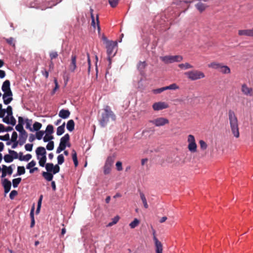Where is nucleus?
I'll list each match as a JSON object with an SVG mask.
<instances>
[{
	"instance_id": "obj_1",
	"label": "nucleus",
	"mask_w": 253,
	"mask_h": 253,
	"mask_svg": "<svg viewBox=\"0 0 253 253\" xmlns=\"http://www.w3.org/2000/svg\"><path fill=\"white\" fill-rule=\"evenodd\" d=\"M103 110L104 112L102 113L101 117L99 121L102 127L106 126L109 122V118H111L113 121L116 120V116L109 106H106Z\"/></svg>"
},
{
	"instance_id": "obj_2",
	"label": "nucleus",
	"mask_w": 253,
	"mask_h": 253,
	"mask_svg": "<svg viewBox=\"0 0 253 253\" xmlns=\"http://www.w3.org/2000/svg\"><path fill=\"white\" fill-rule=\"evenodd\" d=\"M228 117L231 131L235 137L238 138L240 136L238 121L234 112L230 110Z\"/></svg>"
},
{
	"instance_id": "obj_3",
	"label": "nucleus",
	"mask_w": 253,
	"mask_h": 253,
	"mask_svg": "<svg viewBox=\"0 0 253 253\" xmlns=\"http://www.w3.org/2000/svg\"><path fill=\"white\" fill-rule=\"evenodd\" d=\"M184 74L189 79L192 81L199 80L205 77L204 73L199 70H193L188 71L185 72Z\"/></svg>"
},
{
	"instance_id": "obj_4",
	"label": "nucleus",
	"mask_w": 253,
	"mask_h": 253,
	"mask_svg": "<svg viewBox=\"0 0 253 253\" xmlns=\"http://www.w3.org/2000/svg\"><path fill=\"white\" fill-rule=\"evenodd\" d=\"M117 46V42L107 41L106 47L107 48L108 59L110 62H111V58L114 57L116 54V52L114 53V50Z\"/></svg>"
},
{
	"instance_id": "obj_5",
	"label": "nucleus",
	"mask_w": 253,
	"mask_h": 253,
	"mask_svg": "<svg viewBox=\"0 0 253 253\" xmlns=\"http://www.w3.org/2000/svg\"><path fill=\"white\" fill-rule=\"evenodd\" d=\"M187 142L188 143V149L189 151L192 153L196 152L197 145L194 135L189 134L187 137Z\"/></svg>"
},
{
	"instance_id": "obj_6",
	"label": "nucleus",
	"mask_w": 253,
	"mask_h": 253,
	"mask_svg": "<svg viewBox=\"0 0 253 253\" xmlns=\"http://www.w3.org/2000/svg\"><path fill=\"white\" fill-rule=\"evenodd\" d=\"M161 60L165 63H171L174 62H180L183 58L180 55L165 56L161 57Z\"/></svg>"
},
{
	"instance_id": "obj_7",
	"label": "nucleus",
	"mask_w": 253,
	"mask_h": 253,
	"mask_svg": "<svg viewBox=\"0 0 253 253\" xmlns=\"http://www.w3.org/2000/svg\"><path fill=\"white\" fill-rule=\"evenodd\" d=\"M149 122L153 124L156 126H161L168 124L169 123V121L167 118L159 117L153 120H150L149 121Z\"/></svg>"
},
{
	"instance_id": "obj_8",
	"label": "nucleus",
	"mask_w": 253,
	"mask_h": 253,
	"mask_svg": "<svg viewBox=\"0 0 253 253\" xmlns=\"http://www.w3.org/2000/svg\"><path fill=\"white\" fill-rule=\"evenodd\" d=\"M114 160V157L109 156L107 158L104 167V172L105 174H109L110 172Z\"/></svg>"
},
{
	"instance_id": "obj_9",
	"label": "nucleus",
	"mask_w": 253,
	"mask_h": 253,
	"mask_svg": "<svg viewBox=\"0 0 253 253\" xmlns=\"http://www.w3.org/2000/svg\"><path fill=\"white\" fill-rule=\"evenodd\" d=\"M153 232V240L155 242L156 247V253H163V245L161 242H160L157 238L155 234L156 231L151 227Z\"/></svg>"
},
{
	"instance_id": "obj_10",
	"label": "nucleus",
	"mask_w": 253,
	"mask_h": 253,
	"mask_svg": "<svg viewBox=\"0 0 253 253\" xmlns=\"http://www.w3.org/2000/svg\"><path fill=\"white\" fill-rule=\"evenodd\" d=\"M169 105L165 102H158L153 104L152 108L155 111H159L164 109L168 108Z\"/></svg>"
},
{
	"instance_id": "obj_11",
	"label": "nucleus",
	"mask_w": 253,
	"mask_h": 253,
	"mask_svg": "<svg viewBox=\"0 0 253 253\" xmlns=\"http://www.w3.org/2000/svg\"><path fill=\"white\" fill-rule=\"evenodd\" d=\"M1 89L4 92L3 94L5 93L6 95H7L8 93L11 94V93H12L10 88V83L9 80H5L1 86Z\"/></svg>"
},
{
	"instance_id": "obj_12",
	"label": "nucleus",
	"mask_w": 253,
	"mask_h": 253,
	"mask_svg": "<svg viewBox=\"0 0 253 253\" xmlns=\"http://www.w3.org/2000/svg\"><path fill=\"white\" fill-rule=\"evenodd\" d=\"M13 165H11L9 167H7L5 165H2V174L1 177L3 178L6 176L7 174L11 175L13 172V169L12 166Z\"/></svg>"
},
{
	"instance_id": "obj_13",
	"label": "nucleus",
	"mask_w": 253,
	"mask_h": 253,
	"mask_svg": "<svg viewBox=\"0 0 253 253\" xmlns=\"http://www.w3.org/2000/svg\"><path fill=\"white\" fill-rule=\"evenodd\" d=\"M76 58V55L73 53L71 56V63L69 65V69L72 72H74L77 68Z\"/></svg>"
},
{
	"instance_id": "obj_14",
	"label": "nucleus",
	"mask_w": 253,
	"mask_h": 253,
	"mask_svg": "<svg viewBox=\"0 0 253 253\" xmlns=\"http://www.w3.org/2000/svg\"><path fill=\"white\" fill-rule=\"evenodd\" d=\"M36 153L37 158H40L41 157L45 156L46 152L45 149L43 147H38L36 150Z\"/></svg>"
},
{
	"instance_id": "obj_15",
	"label": "nucleus",
	"mask_w": 253,
	"mask_h": 253,
	"mask_svg": "<svg viewBox=\"0 0 253 253\" xmlns=\"http://www.w3.org/2000/svg\"><path fill=\"white\" fill-rule=\"evenodd\" d=\"M12 96V93H11V94L8 93L7 95L5 93L3 94L2 95L3 103L5 105L9 104L13 100Z\"/></svg>"
},
{
	"instance_id": "obj_16",
	"label": "nucleus",
	"mask_w": 253,
	"mask_h": 253,
	"mask_svg": "<svg viewBox=\"0 0 253 253\" xmlns=\"http://www.w3.org/2000/svg\"><path fill=\"white\" fill-rule=\"evenodd\" d=\"M27 137L28 133L26 131L20 133L19 140L18 141L19 142V144L20 146L23 145L26 142Z\"/></svg>"
},
{
	"instance_id": "obj_17",
	"label": "nucleus",
	"mask_w": 253,
	"mask_h": 253,
	"mask_svg": "<svg viewBox=\"0 0 253 253\" xmlns=\"http://www.w3.org/2000/svg\"><path fill=\"white\" fill-rule=\"evenodd\" d=\"M239 36H245L249 37H253L252 29L240 30L238 31Z\"/></svg>"
},
{
	"instance_id": "obj_18",
	"label": "nucleus",
	"mask_w": 253,
	"mask_h": 253,
	"mask_svg": "<svg viewBox=\"0 0 253 253\" xmlns=\"http://www.w3.org/2000/svg\"><path fill=\"white\" fill-rule=\"evenodd\" d=\"M70 115V112L68 110L62 109L59 113V116L62 119L68 118Z\"/></svg>"
},
{
	"instance_id": "obj_19",
	"label": "nucleus",
	"mask_w": 253,
	"mask_h": 253,
	"mask_svg": "<svg viewBox=\"0 0 253 253\" xmlns=\"http://www.w3.org/2000/svg\"><path fill=\"white\" fill-rule=\"evenodd\" d=\"M222 63H218L216 62H212L211 63L209 64L208 66L210 68H212L213 69H216L219 71L220 67L222 65Z\"/></svg>"
},
{
	"instance_id": "obj_20",
	"label": "nucleus",
	"mask_w": 253,
	"mask_h": 253,
	"mask_svg": "<svg viewBox=\"0 0 253 253\" xmlns=\"http://www.w3.org/2000/svg\"><path fill=\"white\" fill-rule=\"evenodd\" d=\"M242 91L245 95H251L252 92V88L248 87L246 84H244L242 86Z\"/></svg>"
},
{
	"instance_id": "obj_21",
	"label": "nucleus",
	"mask_w": 253,
	"mask_h": 253,
	"mask_svg": "<svg viewBox=\"0 0 253 253\" xmlns=\"http://www.w3.org/2000/svg\"><path fill=\"white\" fill-rule=\"evenodd\" d=\"M34 211H35V204H34L30 211V215L31 219V227H34L35 225V219H34Z\"/></svg>"
},
{
	"instance_id": "obj_22",
	"label": "nucleus",
	"mask_w": 253,
	"mask_h": 253,
	"mask_svg": "<svg viewBox=\"0 0 253 253\" xmlns=\"http://www.w3.org/2000/svg\"><path fill=\"white\" fill-rule=\"evenodd\" d=\"M219 72L224 74H228L231 73V70L229 67L227 66L222 64Z\"/></svg>"
},
{
	"instance_id": "obj_23",
	"label": "nucleus",
	"mask_w": 253,
	"mask_h": 253,
	"mask_svg": "<svg viewBox=\"0 0 253 253\" xmlns=\"http://www.w3.org/2000/svg\"><path fill=\"white\" fill-rule=\"evenodd\" d=\"M69 140L70 135L68 133H67L61 138L60 143L62 144V145H65L67 146V143L69 142Z\"/></svg>"
},
{
	"instance_id": "obj_24",
	"label": "nucleus",
	"mask_w": 253,
	"mask_h": 253,
	"mask_svg": "<svg viewBox=\"0 0 253 253\" xmlns=\"http://www.w3.org/2000/svg\"><path fill=\"white\" fill-rule=\"evenodd\" d=\"M195 6L200 12H202L206 9L208 6L206 4L199 2L195 5Z\"/></svg>"
},
{
	"instance_id": "obj_25",
	"label": "nucleus",
	"mask_w": 253,
	"mask_h": 253,
	"mask_svg": "<svg viewBox=\"0 0 253 253\" xmlns=\"http://www.w3.org/2000/svg\"><path fill=\"white\" fill-rule=\"evenodd\" d=\"M75 128V123L73 120H70L67 123V129L69 131H72Z\"/></svg>"
},
{
	"instance_id": "obj_26",
	"label": "nucleus",
	"mask_w": 253,
	"mask_h": 253,
	"mask_svg": "<svg viewBox=\"0 0 253 253\" xmlns=\"http://www.w3.org/2000/svg\"><path fill=\"white\" fill-rule=\"evenodd\" d=\"M2 185L4 190H10L11 186V183L7 179H4L2 181Z\"/></svg>"
},
{
	"instance_id": "obj_27",
	"label": "nucleus",
	"mask_w": 253,
	"mask_h": 253,
	"mask_svg": "<svg viewBox=\"0 0 253 253\" xmlns=\"http://www.w3.org/2000/svg\"><path fill=\"white\" fill-rule=\"evenodd\" d=\"M146 66V63L145 61H140L137 64V69L141 74L143 72L144 69Z\"/></svg>"
},
{
	"instance_id": "obj_28",
	"label": "nucleus",
	"mask_w": 253,
	"mask_h": 253,
	"mask_svg": "<svg viewBox=\"0 0 253 253\" xmlns=\"http://www.w3.org/2000/svg\"><path fill=\"white\" fill-rule=\"evenodd\" d=\"M65 123H64L61 126H58L57 128L56 134L59 136L62 135L65 131Z\"/></svg>"
},
{
	"instance_id": "obj_29",
	"label": "nucleus",
	"mask_w": 253,
	"mask_h": 253,
	"mask_svg": "<svg viewBox=\"0 0 253 253\" xmlns=\"http://www.w3.org/2000/svg\"><path fill=\"white\" fill-rule=\"evenodd\" d=\"M42 174L43 177L48 181H51L53 178V175L50 172H43Z\"/></svg>"
},
{
	"instance_id": "obj_30",
	"label": "nucleus",
	"mask_w": 253,
	"mask_h": 253,
	"mask_svg": "<svg viewBox=\"0 0 253 253\" xmlns=\"http://www.w3.org/2000/svg\"><path fill=\"white\" fill-rule=\"evenodd\" d=\"M178 67L181 69L186 70L188 69L193 68V66L190 65L188 63L180 64L178 65Z\"/></svg>"
},
{
	"instance_id": "obj_31",
	"label": "nucleus",
	"mask_w": 253,
	"mask_h": 253,
	"mask_svg": "<svg viewBox=\"0 0 253 253\" xmlns=\"http://www.w3.org/2000/svg\"><path fill=\"white\" fill-rule=\"evenodd\" d=\"M140 196L144 205V207H145V208L147 209L148 208V205L147 204L146 198L145 197V195L142 192H140Z\"/></svg>"
},
{
	"instance_id": "obj_32",
	"label": "nucleus",
	"mask_w": 253,
	"mask_h": 253,
	"mask_svg": "<svg viewBox=\"0 0 253 253\" xmlns=\"http://www.w3.org/2000/svg\"><path fill=\"white\" fill-rule=\"evenodd\" d=\"M42 198H43V196L42 195H41L40 197L39 200H38L37 208L36 211V213L37 214H38L40 213L41 208V205H42Z\"/></svg>"
},
{
	"instance_id": "obj_33",
	"label": "nucleus",
	"mask_w": 253,
	"mask_h": 253,
	"mask_svg": "<svg viewBox=\"0 0 253 253\" xmlns=\"http://www.w3.org/2000/svg\"><path fill=\"white\" fill-rule=\"evenodd\" d=\"M72 159L75 167L78 165L77 153L75 150H72Z\"/></svg>"
},
{
	"instance_id": "obj_34",
	"label": "nucleus",
	"mask_w": 253,
	"mask_h": 253,
	"mask_svg": "<svg viewBox=\"0 0 253 253\" xmlns=\"http://www.w3.org/2000/svg\"><path fill=\"white\" fill-rule=\"evenodd\" d=\"M39 160V165L41 167H43L45 164L46 161V156L41 157L40 158H37Z\"/></svg>"
},
{
	"instance_id": "obj_35",
	"label": "nucleus",
	"mask_w": 253,
	"mask_h": 253,
	"mask_svg": "<svg viewBox=\"0 0 253 253\" xmlns=\"http://www.w3.org/2000/svg\"><path fill=\"white\" fill-rule=\"evenodd\" d=\"M139 223V220L137 218H135L133 221L130 222L129 224L130 227L132 229H133L137 227Z\"/></svg>"
},
{
	"instance_id": "obj_36",
	"label": "nucleus",
	"mask_w": 253,
	"mask_h": 253,
	"mask_svg": "<svg viewBox=\"0 0 253 253\" xmlns=\"http://www.w3.org/2000/svg\"><path fill=\"white\" fill-rule=\"evenodd\" d=\"M5 40L8 44L12 46L13 47H15V41L13 38L10 37L8 39H5Z\"/></svg>"
},
{
	"instance_id": "obj_37",
	"label": "nucleus",
	"mask_w": 253,
	"mask_h": 253,
	"mask_svg": "<svg viewBox=\"0 0 253 253\" xmlns=\"http://www.w3.org/2000/svg\"><path fill=\"white\" fill-rule=\"evenodd\" d=\"M26 122V128L29 129L31 131H33L32 127H31V123H32V120L26 119L25 120Z\"/></svg>"
},
{
	"instance_id": "obj_38",
	"label": "nucleus",
	"mask_w": 253,
	"mask_h": 253,
	"mask_svg": "<svg viewBox=\"0 0 253 253\" xmlns=\"http://www.w3.org/2000/svg\"><path fill=\"white\" fill-rule=\"evenodd\" d=\"M42 126V125L41 123H39L38 122H36L33 124V127L32 128L33 129V131L35 130V131H39L41 129Z\"/></svg>"
},
{
	"instance_id": "obj_39",
	"label": "nucleus",
	"mask_w": 253,
	"mask_h": 253,
	"mask_svg": "<svg viewBox=\"0 0 253 253\" xmlns=\"http://www.w3.org/2000/svg\"><path fill=\"white\" fill-rule=\"evenodd\" d=\"M53 126L51 125H47L45 129V133L51 135L53 133Z\"/></svg>"
},
{
	"instance_id": "obj_40",
	"label": "nucleus",
	"mask_w": 253,
	"mask_h": 253,
	"mask_svg": "<svg viewBox=\"0 0 253 253\" xmlns=\"http://www.w3.org/2000/svg\"><path fill=\"white\" fill-rule=\"evenodd\" d=\"M3 159L6 163H10L12 162L13 160V158L12 156L9 154L5 155L4 156Z\"/></svg>"
},
{
	"instance_id": "obj_41",
	"label": "nucleus",
	"mask_w": 253,
	"mask_h": 253,
	"mask_svg": "<svg viewBox=\"0 0 253 253\" xmlns=\"http://www.w3.org/2000/svg\"><path fill=\"white\" fill-rule=\"evenodd\" d=\"M54 138L53 136L47 133H45V136L43 138V140L44 142H46L48 141H50L52 139Z\"/></svg>"
},
{
	"instance_id": "obj_42",
	"label": "nucleus",
	"mask_w": 253,
	"mask_h": 253,
	"mask_svg": "<svg viewBox=\"0 0 253 253\" xmlns=\"http://www.w3.org/2000/svg\"><path fill=\"white\" fill-rule=\"evenodd\" d=\"M45 166L47 172H50L52 171L54 168V165L52 163H47Z\"/></svg>"
},
{
	"instance_id": "obj_43",
	"label": "nucleus",
	"mask_w": 253,
	"mask_h": 253,
	"mask_svg": "<svg viewBox=\"0 0 253 253\" xmlns=\"http://www.w3.org/2000/svg\"><path fill=\"white\" fill-rule=\"evenodd\" d=\"M25 173V169L23 166H18L17 168V174L21 175Z\"/></svg>"
},
{
	"instance_id": "obj_44",
	"label": "nucleus",
	"mask_w": 253,
	"mask_h": 253,
	"mask_svg": "<svg viewBox=\"0 0 253 253\" xmlns=\"http://www.w3.org/2000/svg\"><path fill=\"white\" fill-rule=\"evenodd\" d=\"M119 219H120V217L118 215H117V216H115L112 219V221L110 222V223H109L108 226H112L113 225L116 224L118 222V221L119 220Z\"/></svg>"
},
{
	"instance_id": "obj_45",
	"label": "nucleus",
	"mask_w": 253,
	"mask_h": 253,
	"mask_svg": "<svg viewBox=\"0 0 253 253\" xmlns=\"http://www.w3.org/2000/svg\"><path fill=\"white\" fill-rule=\"evenodd\" d=\"M119 0H108V2L110 6L113 7H116L119 3Z\"/></svg>"
},
{
	"instance_id": "obj_46",
	"label": "nucleus",
	"mask_w": 253,
	"mask_h": 253,
	"mask_svg": "<svg viewBox=\"0 0 253 253\" xmlns=\"http://www.w3.org/2000/svg\"><path fill=\"white\" fill-rule=\"evenodd\" d=\"M199 144H200L201 149L203 150H206L208 147V145H207V143H206L205 141H204L203 140H200L199 141Z\"/></svg>"
},
{
	"instance_id": "obj_47",
	"label": "nucleus",
	"mask_w": 253,
	"mask_h": 253,
	"mask_svg": "<svg viewBox=\"0 0 253 253\" xmlns=\"http://www.w3.org/2000/svg\"><path fill=\"white\" fill-rule=\"evenodd\" d=\"M21 181V178H17L13 179L12 180V184L14 188L17 187L18 185L20 183Z\"/></svg>"
},
{
	"instance_id": "obj_48",
	"label": "nucleus",
	"mask_w": 253,
	"mask_h": 253,
	"mask_svg": "<svg viewBox=\"0 0 253 253\" xmlns=\"http://www.w3.org/2000/svg\"><path fill=\"white\" fill-rule=\"evenodd\" d=\"M44 133V132L42 130L37 131L36 134V138L38 140H41L42 138Z\"/></svg>"
},
{
	"instance_id": "obj_49",
	"label": "nucleus",
	"mask_w": 253,
	"mask_h": 253,
	"mask_svg": "<svg viewBox=\"0 0 253 253\" xmlns=\"http://www.w3.org/2000/svg\"><path fill=\"white\" fill-rule=\"evenodd\" d=\"M66 147V146L65 145H62V144L60 143L59 146L57 148L56 153L57 154L60 153L61 151L64 150Z\"/></svg>"
},
{
	"instance_id": "obj_50",
	"label": "nucleus",
	"mask_w": 253,
	"mask_h": 253,
	"mask_svg": "<svg viewBox=\"0 0 253 253\" xmlns=\"http://www.w3.org/2000/svg\"><path fill=\"white\" fill-rule=\"evenodd\" d=\"M5 111L8 116L13 115L12 108L11 106H8L7 108L5 109Z\"/></svg>"
},
{
	"instance_id": "obj_51",
	"label": "nucleus",
	"mask_w": 253,
	"mask_h": 253,
	"mask_svg": "<svg viewBox=\"0 0 253 253\" xmlns=\"http://www.w3.org/2000/svg\"><path fill=\"white\" fill-rule=\"evenodd\" d=\"M15 129L20 133L25 132L26 131L23 128V125L18 124L15 126Z\"/></svg>"
},
{
	"instance_id": "obj_52",
	"label": "nucleus",
	"mask_w": 253,
	"mask_h": 253,
	"mask_svg": "<svg viewBox=\"0 0 253 253\" xmlns=\"http://www.w3.org/2000/svg\"><path fill=\"white\" fill-rule=\"evenodd\" d=\"M32 158V155L30 154H28L25 155L22 159H20L21 161H29Z\"/></svg>"
},
{
	"instance_id": "obj_53",
	"label": "nucleus",
	"mask_w": 253,
	"mask_h": 253,
	"mask_svg": "<svg viewBox=\"0 0 253 253\" xmlns=\"http://www.w3.org/2000/svg\"><path fill=\"white\" fill-rule=\"evenodd\" d=\"M57 161L58 165H61L64 163V158L62 154H60L57 157Z\"/></svg>"
},
{
	"instance_id": "obj_54",
	"label": "nucleus",
	"mask_w": 253,
	"mask_h": 253,
	"mask_svg": "<svg viewBox=\"0 0 253 253\" xmlns=\"http://www.w3.org/2000/svg\"><path fill=\"white\" fill-rule=\"evenodd\" d=\"M8 152L10 154V155L12 156L13 159H18V154L16 151L14 150H9Z\"/></svg>"
},
{
	"instance_id": "obj_55",
	"label": "nucleus",
	"mask_w": 253,
	"mask_h": 253,
	"mask_svg": "<svg viewBox=\"0 0 253 253\" xmlns=\"http://www.w3.org/2000/svg\"><path fill=\"white\" fill-rule=\"evenodd\" d=\"M46 148L48 150H52L54 148V142L52 141H49L47 144Z\"/></svg>"
},
{
	"instance_id": "obj_56",
	"label": "nucleus",
	"mask_w": 253,
	"mask_h": 253,
	"mask_svg": "<svg viewBox=\"0 0 253 253\" xmlns=\"http://www.w3.org/2000/svg\"><path fill=\"white\" fill-rule=\"evenodd\" d=\"M58 53L56 51H52L49 53L50 59L52 60L53 59L56 58L58 57Z\"/></svg>"
},
{
	"instance_id": "obj_57",
	"label": "nucleus",
	"mask_w": 253,
	"mask_h": 253,
	"mask_svg": "<svg viewBox=\"0 0 253 253\" xmlns=\"http://www.w3.org/2000/svg\"><path fill=\"white\" fill-rule=\"evenodd\" d=\"M36 165V163L35 161L32 160L30 163H29L26 166V168L27 169H30L31 168L35 167V166Z\"/></svg>"
},
{
	"instance_id": "obj_58",
	"label": "nucleus",
	"mask_w": 253,
	"mask_h": 253,
	"mask_svg": "<svg viewBox=\"0 0 253 253\" xmlns=\"http://www.w3.org/2000/svg\"><path fill=\"white\" fill-rule=\"evenodd\" d=\"M1 104H0V118H3L5 114V109H2Z\"/></svg>"
},
{
	"instance_id": "obj_59",
	"label": "nucleus",
	"mask_w": 253,
	"mask_h": 253,
	"mask_svg": "<svg viewBox=\"0 0 253 253\" xmlns=\"http://www.w3.org/2000/svg\"><path fill=\"white\" fill-rule=\"evenodd\" d=\"M54 84H55V87H54V88H53V90L52 91V94H54L55 91H56V90L57 89H58V88H59V85H58L57 80L56 79H54Z\"/></svg>"
},
{
	"instance_id": "obj_60",
	"label": "nucleus",
	"mask_w": 253,
	"mask_h": 253,
	"mask_svg": "<svg viewBox=\"0 0 253 253\" xmlns=\"http://www.w3.org/2000/svg\"><path fill=\"white\" fill-rule=\"evenodd\" d=\"M16 123V121L15 120V119L14 118V117L13 116V115L10 116H9V124H11L12 126H14V125H15Z\"/></svg>"
},
{
	"instance_id": "obj_61",
	"label": "nucleus",
	"mask_w": 253,
	"mask_h": 253,
	"mask_svg": "<svg viewBox=\"0 0 253 253\" xmlns=\"http://www.w3.org/2000/svg\"><path fill=\"white\" fill-rule=\"evenodd\" d=\"M18 195L17 191H11L9 194L10 199L13 200Z\"/></svg>"
},
{
	"instance_id": "obj_62",
	"label": "nucleus",
	"mask_w": 253,
	"mask_h": 253,
	"mask_svg": "<svg viewBox=\"0 0 253 253\" xmlns=\"http://www.w3.org/2000/svg\"><path fill=\"white\" fill-rule=\"evenodd\" d=\"M33 144L28 143L25 145V148L26 150H27L28 151H32V149H33Z\"/></svg>"
},
{
	"instance_id": "obj_63",
	"label": "nucleus",
	"mask_w": 253,
	"mask_h": 253,
	"mask_svg": "<svg viewBox=\"0 0 253 253\" xmlns=\"http://www.w3.org/2000/svg\"><path fill=\"white\" fill-rule=\"evenodd\" d=\"M9 139V135L8 133H7L3 136L0 135V140H3V141H7Z\"/></svg>"
},
{
	"instance_id": "obj_64",
	"label": "nucleus",
	"mask_w": 253,
	"mask_h": 253,
	"mask_svg": "<svg viewBox=\"0 0 253 253\" xmlns=\"http://www.w3.org/2000/svg\"><path fill=\"white\" fill-rule=\"evenodd\" d=\"M164 91V88H163V87H161V88L153 89L152 90V92L154 94H159V93H161V92H162Z\"/></svg>"
}]
</instances>
